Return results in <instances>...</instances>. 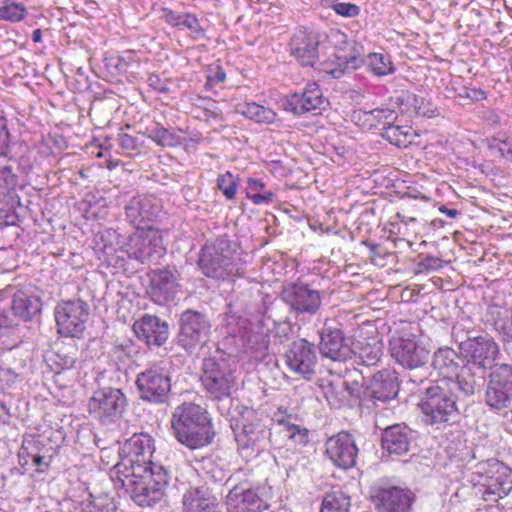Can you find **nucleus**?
I'll use <instances>...</instances> for the list:
<instances>
[{"label":"nucleus","mask_w":512,"mask_h":512,"mask_svg":"<svg viewBox=\"0 0 512 512\" xmlns=\"http://www.w3.org/2000/svg\"><path fill=\"white\" fill-rule=\"evenodd\" d=\"M180 27L189 29L194 34L195 39L204 37V29L199 25L196 16L192 14H184Z\"/></svg>","instance_id":"52"},{"label":"nucleus","mask_w":512,"mask_h":512,"mask_svg":"<svg viewBox=\"0 0 512 512\" xmlns=\"http://www.w3.org/2000/svg\"><path fill=\"white\" fill-rule=\"evenodd\" d=\"M229 492L226 505L229 512H262L268 508V494L264 487L252 488L248 482L236 483L232 477L224 484Z\"/></svg>","instance_id":"13"},{"label":"nucleus","mask_w":512,"mask_h":512,"mask_svg":"<svg viewBox=\"0 0 512 512\" xmlns=\"http://www.w3.org/2000/svg\"><path fill=\"white\" fill-rule=\"evenodd\" d=\"M449 382H433L421 394L418 407L422 422L435 429H445L458 421L460 411L458 397Z\"/></svg>","instance_id":"5"},{"label":"nucleus","mask_w":512,"mask_h":512,"mask_svg":"<svg viewBox=\"0 0 512 512\" xmlns=\"http://www.w3.org/2000/svg\"><path fill=\"white\" fill-rule=\"evenodd\" d=\"M181 292L180 273L174 267L154 270L148 294L151 300L159 305L174 301Z\"/></svg>","instance_id":"18"},{"label":"nucleus","mask_w":512,"mask_h":512,"mask_svg":"<svg viewBox=\"0 0 512 512\" xmlns=\"http://www.w3.org/2000/svg\"><path fill=\"white\" fill-rule=\"evenodd\" d=\"M9 136L6 119L0 116V156L5 154L8 148Z\"/></svg>","instance_id":"60"},{"label":"nucleus","mask_w":512,"mask_h":512,"mask_svg":"<svg viewBox=\"0 0 512 512\" xmlns=\"http://www.w3.org/2000/svg\"><path fill=\"white\" fill-rule=\"evenodd\" d=\"M115 506L107 496L94 497L90 494V499L85 504L82 512H114Z\"/></svg>","instance_id":"48"},{"label":"nucleus","mask_w":512,"mask_h":512,"mask_svg":"<svg viewBox=\"0 0 512 512\" xmlns=\"http://www.w3.org/2000/svg\"><path fill=\"white\" fill-rule=\"evenodd\" d=\"M284 357L289 369L304 378L309 379L315 372L316 355L306 340L293 342Z\"/></svg>","instance_id":"27"},{"label":"nucleus","mask_w":512,"mask_h":512,"mask_svg":"<svg viewBox=\"0 0 512 512\" xmlns=\"http://www.w3.org/2000/svg\"><path fill=\"white\" fill-rule=\"evenodd\" d=\"M473 475L478 476V483L485 487L482 494L485 501L497 502L512 490V470L499 460L477 463Z\"/></svg>","instance_id":"8"},{"label":"nucleus","mask_w":512,"mask_h":512,"mask_svg":"<svg viewBox=\"0 0 512 512\" xmlns=\"http://www.w3.org/2000/svg\"><path fill=\"white\" fill-rule=\"evenodd\" d=\"M237 112L257 123L271 124L276 119V113L272 109L255 102L238 105Z\"/></svg>","instance_id":"39"},{"label":"nucleus","mask_w":512,"mask_h":512,"mask_svg":"<svg viewBox=\"0 0 512 512\" xmlns=\"http://www.w3.org/2000/svg\"><path fill=\"white\" fill-rule=\"evenodd\" d=\"M281 299L296 312L314 314L320 306V293L309 288L308 285L294 284L285 287L281 292Z\"/></svg>","instance_id":"25"},{"label":"nucleus","mask_w":512,"mask_h":512,"mask_svg":"<svg viewBox=\"0 0 512 512\" xmlns=\"http://www.w3.org/2000/svg\"><path fill=\"white\" fill-rule=\"evenodd\" d=\"M462 359L457 351L448 346L439 347L432 355L431 367L440 379L435 382H449L448 386L459 389V375L462 367Z\"/></svg>","instance_id":"21"},{"label":"nucleus","mask_w":512,"mask_h":512,"mask_svg":"<svg viewBox=\"0 0 512 512\" xmlns=\"http://www.w3.org/2000/svg\"><path fill=\"white\" fill-rule=\"evenodd\" d=\"M351 356L359 359L365 366H373L379 362L383 354L382 342L372 338L371 341L356 340L351 342Z\"/></svg>","instance_id":"36"},{"label":"nucleus","mask_w":512,"mask_h":512,"mask_svg":"<svg viewBox=\"0 0 512 512\" xmlns=\"http://www.w3.org/2000/svg\"><path fill=\"white\" fill-rule=\"evenodd\" d=\"M217 186L227 199L230 200L235 197L237 191V183L230 172H227L226 174L220 175L218 177Z\"/></svg>","instance_id":"50"},{"label":"nucleus","mask_w":512,"mask_h":512,"mask_svg":"<svg viewBox=\"0 0 512 512\" xmlns=\"http://www.w3.org/2000/svg\"><path fill=\"white\" fill-rule=\"evenodd\" d=\"M200 381L205 391L213 399L228 398L236 384L234 361L224 353L205 358L202 363Z\"/></svg>","instance_id":"6"},{"label":"nucleus","mask_w":512,"mask_h":512,"mask_svg":"<svg viewBox=\"0 0 512 512\" xmlns=\"http://www.w3.org/2000/svg\"><path fill=\"white\" fill-rule=\"evenodd\" d=\"M457 96L470 102H478L486 98V92L480 88L463 86Z\"/></svg>","instance_id":"53"},{"label":"nucleus","mask_w":512,"mask_h":512,"mask_svg":"<svg viewBox=\"0 0 512 512\" xmlns=\"http://www.w3.org/2000/svg\"><path fill=\"white\" fill-rule=\"evenodd\" d=\"M159 211V203L151 195L135 196L125 206V214L128 221L138 230H141V225L154 222L158 217Z\"/></svg>","instance_id":"26"},{"label":"nucleus","mask_w":512,"mask_h":512,"mask_svg":"<svg viewBox=\"0 0 512 512\" xmlns=\"http://www.w3.org/2000/svg\"><path fill=\"white\" fill-rule=\"evenodd\" d=\"M41 306L38 296L21 289L13 291L9 310L14 317L16 327L19 321L30 322L37 317L41 313Z\"/></svg>","instance_id":"29"},{"label":"nucleus","mask_w":512,"mask_h":512,"mask_svg":"<svg viewBox=\"0 0 512 512\" xmlns=\"http://www.w3.org/2000/svg\"><path fill=\"white\" fill-rule=\"evenodd\" d=\"M14 328L16 324L10 310L0 305V336L9 335Z\"/></svg>","instance_id":"51"},{"label":"nucleus","mask_w":512,"mask_h":512,"mask_svg":"<svg viewBox=\"0 0 512 512\" xmlns=\"http://www.w3.org/2000/svg\"><path fill=\"white\" fill-rule=\"evenodd\" d=\"M231 428L238 444L246 448L255 446L269 434L258 413L248 407H244L238 416L232 417Z\"/></svg>","instance_id":"17"},{"label":"nucleus","mask_w":512,"mask_h":512,"mask_svg":"<svg viewBox=\"0 0 512 512\" xmlns=\"http://www.w3.org/2000/svg\"><path fill=\"white\" fill-rule=\"evenodd\" d=\"M118 143H119V146L122 148V150L127 153L135 151L138 148L137 138H135L127 133H124V132L119 133Z\"/></svg>","instance_id":"56"},{"label":"nucleus","mask_w":512,"mask_h":512,"mask_svg":"<svg viewBox=\"0 0 512 512\" xmlns=\"http://www.w3.org/2000/svg\"><path fill=\"white\" fill-rule=\"evenodd\" d=\"M319 45L320 40L317 34L300 30L290 41V51L302 66L314 67L318 62Z\"/></svg>","instance_id":"30"},{"label":"nucleus","mask_w":512,"mask_h":512,"mask_svg":"<svg viewBox=\"0 0 512 512\" xmlns=\"http://www.w3.org/2000/svg\"><path fill=\"white\" fill-rule=\"evenodd\" d=\"M462 367L459 375V390L465 396H471L485 383V374L496 363L500 355L497 342L491 337L478 335L460 352Z\"/></svg>","instance_id":"1"},{"label":"nucleus","mask_w":512,"mask_h":512,"mask_svg":"<svg viewBox=\"0 0 512 512\" xmlns=\"http://www.w3.org/2000/svg\"><path fill=\"white\" fill-rule=\"evenodd\" d=\"M488 147L492 152L498 153L502 158L512 161V139L491 138Z\"/></svg>","instance_id":"49"},{"label":"nucleus","mask_w":512,"mask_h":512,"mask_svg":"<svg viewBox=\"0 0 512 512\" xmlns=\"http://www.w3.org/2000/svg\"><path fill=\"white\" fill-rule=\"evenodd\" d=\"M399 392V385L397 377L394 372L389 370L378 371L373 375L370 394L374 400L380 402H387L393 400Z\"/></svg>","instance_id":"34"},{"label":"nucleus","mask_w":512,"mask_h":512,"mask_svg":"<svg viewBox=\"0 0 512 512\" xmlns=\"http://www.w3.org/2000/svg\"><path fill=\"white\" fill-rule=\"evenodd\" d=\"M350 498L341 490L326 493L322 499V512H350Z\"/></svg>","instance_id":"41"},{"label":"nucleus","mask_w":512,"mask_h":512,"mask_svg":"<svg viewBox=\"0 0 512 512\" xmlns=\"http://www.w3.org/2000/svg\"><path fill=\"white\" fill-rule=\"evenodd\" d=\"M366 63L368 69L376 76L382 77L394 72V65L390 56L384 55L382 53H370L368 54L366 60H363L364 64Z\"/></svg>","instance_id":"42"},{"label":"nucleus","mask_w":512,"mask_h":512,"mask_svg":"<svg viewBox=\"0 0 512 512\" xmlns=\"http://www.w3.org/2000/svg\"><path fill=\"white\" fill-rule=\"evenodd\" d=\"M420 271H436L443 267V261L435 256H426L418 263Z\"/></svg>","instance_id":"55"},{"label":"nucleus","mask_w":512,"mask_h":512,"mask_svg":"<svg viewBox=\"0 0 512 512\" xmlns=\"http://www.w3.org/2000/svg\"><path fill=\"white\" fill-rule=\"evenodd\" d=\"M171 427L177 441L190 450L208 446L216 435L208 412L191 402L175 408Z\"/></svg>","instance_id":"3"},{"label":"nucleus","mask_w":512,"mask_h":512,"mask_svg":"<svg viewBox=\"0 0 512 512\" xmlns=\"http://www.w3.org/2000/svg\"><path fill=\"white\" fill-rule=\"evenodd\" d=\"M238 244L227 235L218 236L205 244L199 254L198 265L202 273L216 280H229L246 273V262L237 253Z\"/></svg>","instance_id":"2"},{"label":"nucleus","mask_w":512,"mask_h":512,"mask_svg":"<svg viewBox=\"0 0 512 512\" xmlns=\"http://www.w3.org/2000/svg\"><path fill=\"white\" fill-rule=\"evenodd\" d=\"M182 504L183 512H220L217 498L206 485L188 488Z\"/></svg>","instance_id":"31"},{"label":"nucleus","mask_w":512,"mask_h":512,"mask_svg":"<svg viewBox=\"0 0 512 512\" xmlns=\"http://www.w3.org/2000/svg\"><path fill=\"white\" fill-rule=\"evenodd\" d=\"M57 360L56 364L63 370L71 369L74 367L76 363V357L74 354H71L69 352L64 353L62 351H59L57 354Z\"/></svg>","instance_id":"59"},{"label":"nucleus","mask_w":512,"mask_h":512,"mask_svg":"<svg viewBox=\"0 0 512 512\" xmlns=\"http://www.w3.org/2000/svg\"><path fill=\"white\" fill-rule=\"evenodd\" d=\"M133 330L138 339L149 347H161L169 338V324L160 317L152 314H144L134 322Z\"/></svg>","instance_id":"23"},{"label":"nucleus","mask_w":512,"mask_h":512,"mask_svg":"<svg viewBox=\"0 0 512 512\" xmlns=\"http://www.w3.org/2000/svg\"><path fill=\"white\" fill-rule=\"evenodd\" d=\"M248 198L256 205L269 204L274 201L275 194L264 190L259 193L255 192V194L250 195Z\"/></svg>","instance_id":"61"},{"label":"nucleus","mask_w":512,"mask_h":512,"mask_svg":"<svg viewBox=\"0 0 512 512\" xmlns=\"http://www.w3.org/2000/svg\"><path fill=\"white\" fill-rule=\"evenodd\" d=\"M152 437L147 433H135L127 439L121 449V460L114 466L116 474L132 471L133 468L151 467L150 457L154 452Z\"/></svg>","instance_id":"15"},{"label":"nucleus","mask_w":512,"mask_h":512,"mask_svg":"<svg viewBox=\"0 0 512 512\" xmlns=\"http://www.w3.org/2000/svg\"><path fill=\"white\" fill-rule=\"evenodd\" d=\"M27 14L24 4L12 0H4L0 5V19L9 22H19Z\"/></svg>","instance_id":"44"},{"label":"nucleus","mask_w":512,"mask_h":512,"mask_svg":"<svg viewBox=\"0 0 512 512\" xmlns=\"http://www.w3.org/2000/svg\"><path fill=\"white\" fill-rule=\"evenodd\" d=\"M452 338L456 343L459 344V351L461 352L465 344H468L475 335V331L472 327V323L469 319L456 322L451 330Z\"/></svg>","instance_id":"43"},{"label":"nucleus","mask_w":512,"mask_h":512,"mask_svg":"<svg viewBox=\"0 0 512 512\" xmlns=\"http://www.w3.org/2000/svg\"><path fill=\"white\" fill-rule=\"evenodd\" d=\"M320 106V87L317 82L307 84L302 93H294L288 96L284 102V108L296 115H301Z\"/></svg>","instance_id":"32"},{"label":"nucleus","mask_w":512,"mask_h":512,"mask_svg":"<svg viewBox=\"0 0 512 512\" xmlns=\"http://www.w3.org/2000/svg\"><path fill=\"white\" fill-rule=\"evenodd\" d=\"M128 406L126 395L121 389L101 387L89 399V413L102 424L116 423L122 418Z\"/></svg>","instance_id":"12"},{"label":"nucleus","mask_w":512,"mask_h":512,"mask_svg":"<svg viewBox=\"0 0 512 512\" xmlns=\"http://www.w3.org/2000/svg\"><path fill=\"white\" fill-rule=\"evenodd\" d=\"M322 368H325L329 374V378H322V393L330 407L338 409L348 401L345 378L341 375L340 368L335 373L326 364L322 363Z\"/></svg>","instance_id":"33"},{"label":"nucleus","mask_w":512,"mask_h":512,"mask_svg":"<svg viewBox=\"0 0 512 512\" xmlns=\"http://www.w3.org/2000/svg\"><path fill=\"white\" fill-rule=\"evenodd\" d=\"M415 436L413 430L406 424H394L382 431L381 444L383 450L390 455H404L410 450Z\"/></svg>","instance_id":"28"},{"label":"nucleus","mask_w":512,"mask_h":512,"mask_svg":"<svg viewBox=\"0 0 512 512\" xmlns=\"http://www.w3.org/2000/svg\"><path fill=\"white\" fill-rule=\"evenodd\" d=\"M330 322L325 320V328L322 329V357L333 362H344L351 358V342L339 327H333Z\"/></svg>","instance_id":"24"},{"label":"nucleus","mask_w":512,"mask_h":512,"mask_svg":"<svg viewBox=\"0 0 512 512\" xmlns=\"http://www.w3.org/2000/svg\"><path fill=\"white\" fill-rule=\"evenodd\" d=\"M120 253L118 259L123 260V255L126 254L128 258L144 264L159 260L165 255L166 249L158 231L150 228L145 231L141 228L129 236L125 247H120Z\"/></svg>","instance_id":"11"},{"label":"nucleus","mask_w":512,"mask_h":512,"mask_svg":"<svg viewBox=\"0 0 512 512\" xmlns=\"http://www.w3.org/2000/svg\"><path fill=\"white\" fill-rule=\"evenodd\" d=\"M18 184V175L12 165L0 168V202L13 192Z\"/></svg>","instance_id":"45"},{"label":"nucleus","mask_w":512,"mask_h":512,"mask_svg":"<svg viewBox=\"0 0 512 512\" xmlns=\"http://www.w3.org/2000/svg\"><path fill=\"white\" fill-rule=\"evenodd\" d=\"M371 501L378 512H411L414 498L409 490L389 486L374 490Z\"/></svg>","instance_id":"20"},{"label":"nucleus","mask_w":512,"mask_h":512,"mask_svg":"<svg viewBox=\"0 0 512 512\" xmlns=\"http://www.w3.org/2000/svg\"><path fill=\"white\" fill-rule=\"evenodd\" d=\"M414 134L413 128L408 125H394L383 127L382 136L388 140L391 144L398 147H406L412 142V136Z\"/></svg>","instance_id":"40"},{"label":"nucleus","mask_w":512,"mask_h":512,"mask_svg":"<svg viewBox=\"0 0 512 512\" xmlns=\"http://www.w3.org/2000/svg\"><path fill=\"white\" fill-rule=\"evenodd\" d=\"M265 184L258 179L250 178L247 183V197L259 192L264 191Z\"/></svg>","instance_id":"64"},{"label":"nucleus","mask_w":512,"mask_h":512,"mask_svg":"<svg viewBox=\"0 0 512 512\" xmlns=\"http://www.w3.org/2000/svg\"><path fill=\"white\" fill-rule=\"evenodd\" d=\"M135 384L142 401L163 404L171 391V378L164 361L149 363L137 374Z\"/></svg>","instance_id":"9"},{"label":"nucleus","mask_w":512,"mask_h":512,"mask_svg":"<svg viewBox=\"0 0 512 512\" xmlns=\"http://www.w3.org/2000/svg\"><path fill=\"white\" fill-rule=\"evenodd\" d=\"M104 62L111 73L122 74L127 72L129 67V63L121 56L105 58Z\"/></svg>","instance_id":"54"},{"label":"nucleus","mask_w":512,"mask_h":512,"mask_svg":"<svg viewBox=\"0 0 512 512\" xmlns=\"http://www.w3.org/2000/svg\"><path fill=\"white\" fill-rule=\"evenodd\" d=\"M148 85L159 93H168L169 87L166 83L162 82L160 77L156 74L149 75L147 79Z\"/></svg>","instance_id":"62"},{"label":"nucleus","mask_w":512,"mask_h":512,"mask_svg":"<svg viewBox=\"0 0 512 512\" xmlns=\"http://www.w3.org/2000/svg\"><path fill=\"white\" fill-rule=\"evenodd\" d=\"M485 402L495 410L506 409L512 404V357L511 363H497L490 369Z\"/></svg>","instance_id":"16"},{"label":"nucleus","mask_w":512,"mask_h":512,"mask_svg":"<svg viewBox=\"0 0 512 512\" xmlns=\"http://www.w3.org/2000/svg\"><path fill=\"white\" fill-rule=\"evenodd\" d=\"M119 237L120 235L113 229H107L98 235L96 246L98 249L102 250L103 254L106 256L105 261L109 264L112 263L114 254H117L116 257L121 255L120 247H125V244L123 245L119 241Z\"/></svg>","instance_id":"38"},{"label":"nucleus","mask_w":512,"mask_h":512,"mask_svg":"<svg viewBox=\"0 0 512 512\" xmlns=\"http://www.w3.org/2000/svg\"><path fill=\"white\" fill-rule=\"evenodd\" d=\"M117 476L131 500L143 508L153 507L163 499L170 480L167 469L159 464L147 468L138 466Z\"/></svg>","instance_id":"4"},{"label":"nucleus","mask_w":512,"mask_h":512,"mask_svg":"<svg viewBox=\"0 0 512 512\" xmlns=\"http://www.w3.org/2000/svg\"><path fill=\"white\" fill-rule=\"evenodd\" d=\"M325 446V454L335 466L348 469L355 465L358 448L350 434L338 433L328 438Z\"/></svg>","instance_id":"22"},{"label":"nucleus","mask_w":512,"mask_h":512,"mask_svg":"<svg viewBox=\"0 0 512 512\" xmlns=\"http://www.w3.org/2000/svg\"><path fill=\"white\" fill-rule=\"evenodd\" d=\"M9 165L14 167V171L18 175V178L20 175L30 174L35 165V151L27 150L17 160L11 161Z\"/></svg>","instance_id":"47"},{"label":"nucleus","mask_w":512,"mask_h":512,"mask_svg":"<svg viewBox=\"0 0 512 512\" xmlns=\"http://www.w3.org/2000/svg\"><path fill=\"white\" fill-rule=\"evenodd\" d=\"M393 254L391 252L386 251L380 245H373L370 248V258L371 261L378 266H384L385 263L382 260L385 257H391Z\"/></svg>","instance_id":"57"},{"label":"nucleus","mask_w":512,"mask_h":512,"mask_svg":"<svg viewBox=\"0 0 512 512\" xmlns=\"http://www.w3.org/2000/svg\"><path fill=\"white\" fill-rule=\"evenodd\" d=\"M178 326L176 344L187 353H194L210 339L211 322L205 313L187 309L180 314Z\"/></svg>","instance_id":"10"},{"label":"nucleus","mask_w":512,"mask_h":512,"mask_svg":"<svg viewBox=\"0 0 512 512\" xmlns=\"http://www.w3.org/2000/svg\"><path fill=\"white\" fill-rule=\"evenodd\" d=\"M348 45L347 35L338 29H329L322 40V52L328 59L322 62V78L338 79L345 73L361 67L363 59L342 54Z\"/></svg>","instance_id":"7"},{"label":"nucleus","mask_w":512,"mask_h":512,"mask_svg":"<svg viewBox=\"0 0 512 512\" xmlns=\"http://www.w3.org/2000/svg\"><path fill=\"white\" fill-rule=\"evenodd\" d=\"M489 313L494 317V329L499 333L503 343L504 351L512 357V313L501 311L498 308H492Z\"/></svg>","instance_id":"37"},{"label":"nucleus","mask_w":512,"mask_h":512,"mask_svg":"<svg viewBox=\"0 0 512 512\" xmlns=\"http://www.w3.org/2000/svg\"><path fill=\"white\" fill-rule=\"evenodd\" d=\"M286 410L283 407L278 408V412L275 414V419L278 425H283L286 427L287 431L290 433V437H294L297 433H300V427L295 424H290L285 418L284 414Z\"/></svg>","instance_id":"58"},{"label":"nucleus","mask_w":512,"mask_h":512,"mask_svg":"<svg viewBox=\"0 0 512 512\" xmlns=\"http://www.w3.org/2000/svg\"><path fill=\"white\" fill-rule=\"evenodd\" d=\"M89 314L88 303L81 299L59 302L54 309L58 333L65 337H81L85 331Z\"/></svg>","instance_id":"14"},{"label":"nucleus","mask_w":512,"mask_h":512,"mask_svg":"<svg viewBox=\"0 0 512 512\" xmlns=\"http://www.w3.org/2000/svg\"><path fill=\"white\" fill-rule=\"evenodd\" d=\"M390 350L396 362L409 370L425 367L430 355V350L414 339H394L390 342Z\"/></svg>","instance_id":"19"},{"label":"nucleus","mask_w":512,"mask_h":512,"mask_svg":"<svg viewBox=\"0 0 512 512\" xmlns=\"http://www.w3.org/2000/svg\"><path fill=\"white\" fill-rule=\"evenodd\" d=\"M226 79V73L221 67H217L216 70L208 76L206 86L211 87L212 85L222 83Z\"/></svg>","instance_id":"63"},{"label":"nucleus","mask_w":512,"mask_h":512,"mask_svg":"<svg viewBox=\"0 0 512 512\" xmlns=\"http://www.w3.org/2000/svg\"><path fill=\"white\" fill-rule=\"evenodd\" d=\"M364 115L366 116V120H373L375 122L371 125L383 124L384 127L392 125L397 119L396 111L388 107H380L370 111H364Z\"/></svg>","instance_id":"46"},{"label":"nucleus","mask_w":512,"mask_h":512,"mask_svg":"<svg viewBox=\"0 0 512 512\" xmlns=\"http://www.w3.org/2000/svg\"><path fill=\"white\" fill-rule=\"evenodd\" d=\"M180 128H167L158 121H153L145 127L143 134L156 145L163 148H175L183 143Z\"/></svg>","instance_id":"35"}]
</instances>
